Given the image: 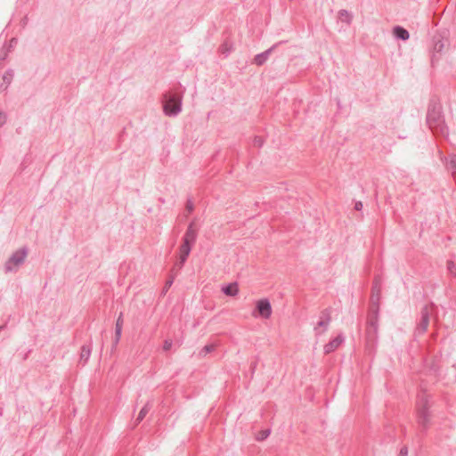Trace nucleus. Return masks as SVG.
Returning a JSON list of instances; mask_svg holds the SVG:
<instances>
[{
  "instance_id": "1",
  "label": "nucleus",
  "mask_w": 456,
  "mask_h": 456,
  "mask_svg": "<svg viewBox=\"0 0 456 456\" xmlns=\"http://www.w3.org/2000/svg\"><path fill=\"white\" fill-rule=\"evenodd\" d=\"M272 313L273 310L269 299L261 298L256 301L255 311L253 312L255 317L267 320L271 317Z\"/></svg>"
},
{
  "instance_id": "2",
  "label": "nucleus",
  "mask_w": 456,
  "mask_h": 456,
  "mask_svg": "<svg viewBox=\"0 0 456 456\" xmlns=\"http://www.w3.org/2000/svg\"><path fill=\"white\" fill-rule=\"evenodd\" d=\"M164 111L167 115H175L180 111V101L175 97H170L164 104Z\"/></svg>"
},
{
  "instance_id": "3",
  "label": "nucleus",
  "mask_w": 456,
  "mask_h": 456,
  "mask_svg": "<svg viewBox=\"0 0 456 456\" xmlns=\"http://www.w3.org/2000/svg\"><path fill=\"white\" fill-rule=\"evenodd\" d=\"M26 257V252L24 250H18L15 252L12 256L6 263V268L8 270H12L13 267L19 265L20 263L24 261Z\"/></svg>"
},
{
  "instance_id": "4",
  "label": "nucleus",
  "mask_w": 456,
  "mask_h": 456,
  "mask_svg": "<svg viewBox=\"0 0 456 456\" xmlns=\"http://www.w3.org/2000/svg\"><path fill=\"white\" fill-rule=\"evenodd\" d=\"M190 252H191V245H189V243H183L180 248V256H179L181 266L186 261Z\"/></svg>"
},
{
  "instance_id": "5",
  "label": "nucleus",
  "mask_w": 456,
  "mask_h": 456,
  "mask_svg": "<svg viewBox=\"0 0 456 456\" xmlns=\"http://www.w3.org/2000/svg\"><path fill=\"white\" fill-rule=\"evenodd\" d=\"M222 290L226 296L235 297L239 293V286L235 282L230 283L229 285L224 287Z\"/></svg>"
},
{
  "instance_id": "6",
  "label": "nucleus",
  "mask_w": 456,
  "mask_h": 456,
  "mask_svg": "<svg viewBox=\"0 0 456 456\" xmlns=\"http://www.w3.org/2000/svg\"><path fill=\"white\" fill-rule=\"evenodd\" d=\"M342 343V338L337 337L332 341H330L329 344H327L324 346V351L326 354H330V352L334 351L336 348H338L340 344Z\"/></svg>"
},
{
  "instance_id": "7",
  "label": "nucleus",
  "mask_w": 456,
  "mask_h": 456,
  "mask_svg": "<svg viewBox=\"0 0 456 456\" xmlns=\"http://www.w3.org/2000/svg\"><path fill=\"white\" fill-rule=\"evenodd\" d=\"M394 33L395 35L401 38V39H403V40H406L409 38V33L406 29L401 28V27H397L394 29Z\"/></svg>"
},
{
  "instance_id": "8",
  "label": "nucleus",
  "mask_w": 456,
  "mask_h": 456,
  "mask_svg": "<svg viewBox=\"0 0 456 456\" xmlns=\"http://www.w3.org/2000/svg\"><path fill=\"white\" fill-rule=\"evenodd\" d=\"M268 55H269V51H266L261 54H258L255 57L254 62L256 65H262L267 60Z\"/></svg>"
},
{
  "instance_id": "9",
  "label": "nucleus",
  "mask_w": 456,
  "mask_h": 456,
  "mask_svg": "<svg viewBox=\"0 0 456 456\" xmlns=\"http://www.w3.org/2000/svg\"><path fill=\"white\" fill-rule=\"evenodd\" d=\"M195 239V232L191 229H189L184 236L183 243H189L191 245Z\"/></svg>"
},
{
  "instance_id": "10",
  "label": "nucleus",
  "mask_w": 456,
  "mask_h": 456,
  "mask_svg": "<svg viewBox=\"0 0 456 456\" xmlns=\"http://www.w3.org/2000/svg\"><path fill=\"white\" fill-rule=\"evenodd\" d=\"M216 349V345L215 344H209V345H206L202 350H201V354L203 355H206L211 352H213L214 350Z\"/></svg>"
},
{
  "instance_id": "11",
  "label": "nucleus",
  "mask_w": 456,
  "mask_h": 456,
  "mask_svg": "<svg viewBox=\"0 0 456 456\" xmlns=\"http://www.w3.org/2000/svg\"><path fill=\"white\" fill-rule=\"evenodd\" d=\"M428 326V317L427 314H424L423 317H422L421 324H420L422 332H425L427 330Z\"/></svg>"
},
{
  "instance_id": "12",
  "label": "nucleus",
  "mask_w": 456,
  "mask_h": 456,
  "mask_svg": "<svg viewBox=\"0 0 456 456\" xmlns=\"http://www.w3.org/2000/svg\"><path fill=\"white\" fill-rule=\"evenodd\" d=\"M147 413H148V408H147V406H144V407L140 411V412H139V414H138V418H137L138 421L142 420V419L145 418V416H146V414H147Z\"/></svg>"
},
{
  "instance_id": "13",
  "label": "nucleus",
  "mask_w": 456,
  "mask_h": 456,
  "mask_svg": "<svg viewBox=\"0 0 456 456\" xmlns=\"http://www.w3.org/2000/svg\"><path fill=\"white\" fill-rule=\"evenodd\" d=\"M426 410H427L426 404L423 406V408L421 410H419V415L423 421L427 420Z\"/></svg>"
},
{
  "instance_id": "14",
  "label": "nucleus",
  "mask_w": 456,
  "mask_h": 456,
  "mask_svg": "<svg viewBox=\"0 0 456 456\" xmlns=\"http://www.w3.org/2000/svg\"><path fill=\"white\" fill-rule=\"evenodd\" d=\"M172 347V342L170 340H166L163 344L164 351H168Z\"/></svg>"
},
{
  "instance_id": "15",
  "label": "nucleus",
  "mask_w": 456,
  "mask_h": 456,
  "mask_svg": "<svg viewBox=\"0 0 456 456\" xmlns=\"http://www.w3.org/2000/svg\"><path fill=\"white\" fill-rule=\"evenodd\" d=\"M5 121V118H4V115L0 112V126L4 123Z\"/></svg>"
},
{
  "instance_id": "16",
  "label": "nucleus",
  "mask_w": 456,
  "mask_h": 456,
  "mask_svg": "<svg viewBox=\"0 0 456 456\" xmlns=\"http://www.w3.org/2000/svg\"><path fill=\"white\" fill-rule=\"evenodd\" d=\"M120 331H121V325H120V324H119V322H117V330H116V332H117V335H118V336H119Z\"/></svg>"
},
{
  "instance_id": "17",
  "label": "nucleus",
  "mask_w": 456,
  "mask_h": 456,
  "mask_svg": "<svg viewBox=\"0 0 456 456\" xmlns=\"http://www.w3.org/2000/svg\"><path fill=\"white\" fill-rule=\"evenodd\" d=\"M453 264L452 263H449V269L451 272H452V269H453Z\"/></svg>"
},
{
  "instance_id": "18",
  "label": "nucleus",
  "mask_w": 456,
  "mask_h": 456,
  "mask_svg": "<svg viewBox=\"0 0 456 456\" xmlns=\"http://www.w3.org/2000/svg\"><path fill=\"white\" fill-rule=\"evenodd\" d=\"M89 354V351H87L86 353H85V350H83V354H82V356H85V355H88Z\"/></svg>"
},
{
  "instance_id": "19",
  "label": "nucleus",
  "mask_w": 456,
  "mask_h": 456,
  "mask_svg": "<svg viewBox=\"0 0 456 456\" xmlns=\"http://www.w3.org/2000/svg\"><path fill=\"white\" fill-rule=\"evenodd\" d=\"M89 354V351H87L86 353H85V350H83V354H82V356H85V355H88Z\"/></svg>"
},
{
  "instance_id": "20",
  "label": "nucleus",
  "mask_w": 456,
  "mask_h": 456,
  "mask_svg": "<svg viewBox=\"0 0 456 456\" xmlns=\"http://www.w3.org/2000/svg\"><path fill=\"white\" fill-rule=\"evenodd\" d=\"M89 354V351H87L86 353H85V350H83V354H82V356H85V355H88Z\"/></svg>"
},
{
  "instance_id": "21",
  "label": "nucleus",
  "mask_w": 456,
  "mask_h": 456,
  "mask_svg": "<svg viewBox=\"0 0 456 456\" xmlns=\"http://www.w3.org/2000/svg\"><path fill=\"white\" fill-rule=\"evenodd\" d=\"M344 14H346V12H340V16H341V17H342V16H344Z\"/></svg>"
}]
</instances>
